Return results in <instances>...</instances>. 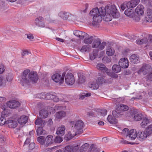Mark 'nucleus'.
<instances>
[{
    "instance_id": "nucleus-1",
    "label": "nucleus",
    "mask_w": 152,
    "mask_h": 152,
    "mask_svg": "<svg viewBox=\"0 0 152 152\" xmlns=\"http://www.w3.org/2000/svg\"><path fill=\"white\" fill-rule=\"evenodd\" d=\"M38 78V75L36 72L26 69L23 72L20 76V83L23 86H26L31 82L36 83Z\"/></svg>"
},
{
    "instance_id": "nucleus-2",
    "label": "nucleus",
    "mask_w": 152,
    "mask_h": 152,
    "mask_svg": "<svg viewBox=\"0 0 152 152\" xmlns=\"http://www.w3.org/2000/svg\"><path fill=\"white\" fill-rule=\"evenodd\" d=\"M106 12V9L102 7L99 9L96 7L92 9L90 12V14L93 17V24L96 25L101 22L102 20V16H104Z\"/></svg>"
},
{
    "instance_id": "nucleus-3",
    "label": "nucleus",
    "mask_w": 152,
    "mask_h": 152,
    "mask_svg": "<svg viewBox=\"0 0 152 152\" xmlns=\"http://www.w3.org/2000/svg\"><path fill=\"white\" fill-rule=\"evenodd\" d=\"M69 125L71 127V129L74 132L77 134L83 133V129L85 126L84 124L81 120L77 121H71L69 122Z\"/></svg>"
},
{
    "instance_id": "nucleus-4",
    "label": "nucleus",
    "mask_w": 152,
    "mask_h": 152,
    "mask_svg": "<svg viewBox=\"0 0 152 152\" xmlns=\"http://www.w3.org/2000/svg\"><path fill=\"white\" fill-rule=\"evenodd\" d=\"M106 12L104 16V20L106 21H109L111 20L112 16L115 18H118L119 16V13L117 12V10L115 5H111L110 7L107 8Z\"/></svg>"
},
{
    "instance_id": "nucleus-5",
    "label": "nucleus",
    "mask_w": 152,
    "mask_h": 152,
    "mask_svg": "<svg viewBox=\"0 0 152 152\" xmlns=\"http://www.w3.org/2000/svg\"><path fill=\"white\" fill-rule=\"evenodd\" d=\"M129 108V107L126 105L121 104L115 110L112 112V114L115 117H120L123 114V111H126Z\"/></svg>"
},
{
    "instance_id": "nucleus-6",
    "label": "nucleus",
    "mask_w": 152,
    "mask_h": 152,
    "mask_svg": "<svg viewBox=\"0 0 152 152\" xmlns=\"http://www.w3.org/2000/svg\"><path fill=\"white\" fill-rule=\"evenodd\" d=\"M96 67L99 69L105 71L107 74L111 77L117 78L118 77V75L114 73L110 72V71L108 70V69L102 63H98L96 65Z\"/></svg>"
},
{
    "instance_id": "nucleus-7",
    "label": "nucleus",
    "mask_w": 152,
    "mask_h": 152,
    "mask_svg": "<svg viewBox=\"0 0 152 152\" xmlns=\"http://www.w3.org/2000/svg\"><path fill=\"white\" fill-rule=\"evenodd\" d=\"M81 143H78L77 145H69L66 146L64 148V152H76L79 149Z\"/></svg>"
},
{
    "instance_id": "nucleus-8",
    "label": "nucleus",
    "mask_w": 152,
    "mask_h": 152,
    "mask_svg": "<svg viewBox=\"0 0 152 152\" xmlns=\"http://www.w3.org/2000/svg\"><path fill=\"white\" fill-rule=\"evenodd\" d=\"M124 14L126 16L132 18L136 21H138L140 20V17H137L136 15H135L134 10L132 9L128 8L125 11Z\"/></svg>"
},
{
    "instance_id": "nucleus-9",
    "label": "nucleus",
    "mask_w": 152,
    "mask_h": 152,
    "mask_svg": "<svg viewBox=\"0 0 152 152\" xmlns=\"http://www.w3.org/2000/svg\"><path fill=\"white\" fill-rule=\"evenodd\" d=\"M65 73H63L62 76L58 73H56L53 75L52 76V79L54 81L61 84L63 82L64 80V75Z\"/></svg>"
},
{
    "instance_id": "nucleus-10",
    "label": "nucleus",
    "mask_w": 152,
    "mask_h": 152,
    "mask_svg": "<svg viewBox=\"0 0 152 152\" xmlns=\"http://www.w3.org/2000/svg\"><path fill=\"white\" fill-rule=\"evenodd\" d=\"M152 42V35H149L148 38L147 37H144L142 39H139L136 41L137 44L142 45L145 44H150Z\"/></svg>"
},
{
    "instance_id": "nucleus-11",
    "label": "nucleus",
    "mask_w": 152,
    "mask_h": 152,
    "mask_svg": "<svg viewBox=\"0 0 152 152\" xmlns=\"http://www.w3.org/2000/svg\"><path fill=\"white\" fill-rule=\"evenodd\" d=\"M65 82L68 85H72L75 82L74 75L71 73H67L65 76Z\"/></svg>"
},
{
    "instance_id": "nucleus-12",
    "label": "nucleus",
    "mask_w": 152,
    "mask_h": 152,
    "mask_svg": "<svg viewBox=\"0 0 152 152\" xmlns=\"http://www.w3.org/2000/svg\"><path fill=\"white\" fill-rule=\"evenodd\" d=\"M149 136L145 131H139L137 133V138L140 141L145 140Z\"/></svg>"
},
{
    "instance_id": "nucleus-13",
    "label": "nucleus",
    "mask_w": 152,
    "mask_h": 152,
    "mask_svg": "<svg viewBox=\"0 0 152 152\" xmlns=\"http://www.w3.org/2000/svg\"><path fill=\"white\" fill-rule=\"evenodd\" d=\"M7 106L11 109H15L20 105V103L15 100H10L7 103Z\"/></svg>"
},
{
    "instance_id": "nucleus-14",
    "label": "nucleus",
    "mask_w": 152,
    "mask_h": 152,
    "mask_svg": "<svg viewBox=\"0 0 152 152\" xmlns=\"http://www.w3.org/2000/svg\"><path fill=\"white\" fill-rule=\"evenodd\" d=\"M118 63L121 67L123 68H127L129 65V61L125 58L120 59Z\"/></svg>"
},
{
    "instance_id": "nucleus-15",
    "label": "nucleus",
    "mask_w": 152,
    "mask_h": 152,
    "mask_svg": "<svg viewBox=\"0 0 152 152\" xmlns=\"http://www.w3.org/2000/svg\"><path fill=\"white\" fill-rule=\"evenodd\" d=\"M44 18L42 17H38L35 19V23L36 25L40 27H44L45 26L44 22Z\"/></svg>"
},
{
    "instance_id": "nucleus-16",
    "label": "nucleus",
    "mask_w": 152,
    "mask_h": 152,
    "mask_svg": "<svg viewBox=\"0 0 152 152\" xmlns=\"http://www.w3.org/2000/svg\"><path fill=\"white\" fill-rule=\"evenodd\" d=\"M6 126L9 128H14L17 127L18 123L17 121L12 119L7 120Z\"/></svg>"
},
{
    "instance_id": "nucleus-17",
    "label": "nucleus",
    "mask_w": 152,
    "mask_h": 152,
    "mask_svg": "<svg viewBox=\"0 0 152 152\" xmlns=\"http://www.w3.org/2000/svg\"><path fill=\"white\" fill-rule=\"evenodd\" d=\"M53 95V94L52 93H48L46 94H45V93H43L39 94V97L41 99L52 100Z\"/></svg>"
},
{
    "instance_id": "nucleus-18",
    "label": "nucleus",
    "mask_w": 152,
    "mask_h": 152,
    "mask_svg": "<svg viewBox=\"0 0 152 152\" xmlns=\"http://www.w3.org/2000/svg\"><path fill=\"white\" fill-rule=\"evenodd\" d=\"M144 7L142 5H138L135 9V12L137 15V17L142 16L144 14Z\"/></svg>"
},
{
    "instance_id": "nucleus-19",
    "label": "nucleus",
    "mask_w": 152,
    "mask_h": 152,
    "mask_svg": "<svg viewBox=\"0 0 152 152\" xmlns=\"http://www.w3.org/2000/svg\"><path fill=\"white\" fill-rule=\"evenodd\" d=\"M74 34L81 39H83L88 36V34L78 30H75L74 31Z\"/></svg>"
},
{
    "instance_id": "nucleus-20",
    "label": "nucleus",
    "mask_w": 152,
    "mask_h": 152,
    "mask_svg": "<svg viewBox=\"0 0 152 152\" xmlns=\"http://www.w3.org/2000/svg\"><path fill=\"white\" fill-rule=\"evenodd\" d=\"M151 81H152V73L143 78L141 82L145 86L148 85V83Z\"/></svg>"
},
{
    "instance_id": "nucleus-21",
    "label": "nucleus",
    "mask_w": 152,
    "mask_h": 152,
    "mask_svg": "<svg viewBox=\"0 0 152 152\" xmlns=\"http://www.w3.org/2000/svg\"><path fill=\"white\" fill-rule=\"evenodd\" d=\"M129 59L130 62L132 64H137L140 62L139 56L134 54H132L130 56Z\"/></svg>"
},
{
    "instance_id": "nucleus-22",
    "label": "nucleus",
    "mask_w": 152,
    "mask_h": 152,
    "mask_svg": "<svg viewBox=\"0 0 152 152\" xmlns=\"http://www.w3.org/2000/svg\"><path fill=\"white\" fill-rule=\"evenodd\" d=\"M151 68L150 66H148L147 65H143L138 71V74L142 73L144 75L146 74L149 71Z\"/></svg>"
},
{
    "instance_id": "nucleus-23",
    "label": "nucleus",
    "mask_w": 152,
    "mask_h": 152,
    "mask_svg": "<svg viewBox=\"0 0 152 152\" xmlns=\"http://www.w3.org/2000/svg\"><path fill=\"white\" fill-rule=\"evenodd\" d=\"M65 127L63 125H61L58 128L56 132L57 134L59 136H62L65 134Z\"/></svg>"
},
{
    "instance_id": "nucleus-24",
    "label": "nucleus",
    "mask_w": 152,
    "mask_h": 152,
    "mask_svg": "<svg viewBox=\"0 0 152 152\" xmlns=\"http://www.w3.org/2000/svg\"><path fill=\"white\" fill-rule=\"evenodd\" d=\"M28 120V117L25 115H23L18 118V121L20 124L24 125L27 122Z\"/></svg>"
},
{
    "instance_id": "nucleus-25",
    "label": "nucleus",
    "mask_w": 152,
    "mask_h": 152,
    "mask_svg": "<svg viewBox=\"0 0 152 152\" xmlns=\"http://www.w3.org/2000/svg\"><path fill=\"white\" fill-rule=\"evenodd\" d=\"M146 20L149 22H152V10L148 9L147 10V13L145 16Z\"/></svg>"
},
{
    "instance_id": "nucleus-26",
    "label": "nucleus",
    "mask_w": 152,
    "mask_h": 152,
    "mask_svg": "<svg viewBox=\"0 0 152 152\" xmlns=\"http://www.w3.org/2000/svg\"><path fill=\"white\" fill-rule=\"evenodd\" d=\"M129 137L131 140H134L137 137V134L136 130L134 129L131 130L128 135Z\"/></svg>"
},
{
    "instance_id": "nucleus-27",
    "label": "nucleus",
    "mask_w": 152,
    "mask_h": 152,
    "mask_svg": "<svg viewBox=\"0 0 152 152\" xmlns=\"http://www.w3.org/2000/svg\"><path fill=\"white\" fill-rule=\"evenodd\" d=\"M35 123L36 125L39 126V127H43L46 124V122L40 118H39L35 121Z\"/></svg>"
},
{
    "instance_id": "nucleus-28",
    "label": "nucleus",
    "mask_w": 152,
    "mask_h": 152,
    "mask_svg": "<svg viewBox=\"0 0 152 152\" xmlns=\"http://www.w3.org/2000/svg\"><path fill=\"white\" fill-rule=\"evenodd\" d=\"M53 137L52 135H49L47 137L45 140V143L46 146H48L53 143Z\"/></svg>"
},
{
    "instance_id": "nucleus-29",
    "label": "nucleus",
    "mask_w": 152,
    "mask_h": 152,
    "mask_svg": "<svg viewBox=\"0 0 152 152\" xmlns=\"http://www.w3.org/2000/svg\"><path fill=\"white\" fill-rule=\"evenodd\" d=\"M127 2L128 8H130L135 7L138 4L139 2L138 0H134Z\"/></svg>"
},
{
    "instance_id": "nucleus-30",
    "label": "nucleus",
    "mask_w": 152,
    "mask_h": 152,
    "mask_svg": "<svg viewBox=\"0 0 152 152\" xmlns=\"http://www.w3.org/2000/svg\"><path fill=\"white\" fill-rule=\"evenodd\" d=\"M104 76L99 75L96 77L95 80H96V83H97L99 85L104 83L106 82V80L104 78Z\"/></svg>"
},
{
    "instance_id": "nucleus-31",
    "label": "nucleus",
    "mask_w": 152,
    "mask_h": 152,
    "mask_svg": "<svg viewBox=\"0 0 152 152\" xmlns=\"http://www.w3.org/2000/svg\"><path fill=\"white\" fill-rule=\"evenodd\" d=\"M113 116L111 115H109L107 118V120L108 122L111 124H115L117 123V120L115 118V117H115L113 115Z\"/></svg>"
},
{
    "instance_id": "nucleus-32",
    "label": "nucleus",
    "mask_w": 152,
    "mask_h": 152,
    "mask_svg": "<svg viewBox=\"0 0 152 152\" xmlns=\"http://www.w3.org/2000/svg\"><path fill=\"white\" fill-rule=\"evenodd\" d=\"M66 115L65 112L61 111L56 113L55 114L56 118L58 119H60L65 117Z\"/></svg>"
},
{
    "instance_id": "nucleus-33",
    "label": "nucleus",
    "mask_w": 152,
    "mask_h": 152,
    "mask_svg": "<svg viewBox=\"0 0 152 152\" xmlns=\"http://www.w3.org/2000/svg\"><path fill=\"white\" fill-rule=\"evenodd\" d=\"M115 50L113 48L110 46L107 47L106 49V53L108 56L113 55L115 53Z\"/></svg>"
},
{
    "instance_id": "nucleus-34",
    "label": "nucleus",
    "mask_w": 152,
    "mask_h": 152,
    "mask_svg": "<svg viewBox=\"0 0 152 152\" xmlns=\"http://www.w3.org/2000/svg\"><path fill=\"white\" fill-rule=\"evenodd\" d=\"M132 117H134L135 121H139L142 118V114L140 113L137 114L134 111L132 113L131 115Z\"/></svg>"
},
{
    "instance_id": "nucleus-35",
    "label": "nucleus",
    "mask_w": 152,
    "mask_h": 152,
    "mask_svg": "<svg viewBox=\"0 0 152 152\" xmlns=\"http://www.w3.org/2000/svg\"><path fill=\"white\" fill-rule=\"evenodd\" d=\"M39 114L41 118H45L48 117V112L46 110H40Z\"/></svg>"
},
{
    "instance_id": "nucleus-36",
    "label": "nucleus",
    "mask_w": 152,
    "mask_h": 152,
    "mask_svg": "<svg viewBox=\"0 0 152 152\" xmlns=\"http://www.w3.org/2000/svg\"><path fill=\"white\" fill-rule=\"evenodd\" d=\"M101 41L99 38L94 39V42L92 44V47L94 48H97L101 42Z\"/></svg>"
},
{
    "instance_id": "nucleus-37",
    "label": "nucleus",
    "mask_w": 152,
    "mask_h": 152,
    "mask_svg": "<svg viewBox=\"0 0 152 152\" xmlns=\"http://www.w3.org/2000/svg\"><path fill=\"white\" fill-rule=\"evenodd\" d=\"M58 15L64 20H66L69 16V13L65 12H61L58 14Z\"/></svg>"
},
{
    "instance_id": "nucleus-38",
    "label": "nucleus",
    "mask_w": 152,
    "mask_h": 152,
    "mask_svg": "<svg viewBox=\"0 0 152 152\" xmlns=\"http://www.w3.org/2000/svg\"><path fill=\"white\" fill-rule=\"evenodd\" d=\"M149 119L145 118L142 119L140 123V126L142 128H145L149 123Z\"/></svg>"
},
{
    "instance_id": "nucleus-39",
    "label": "nucleus",
    "mask_w": 152,
    "mask_h": 152,
    "mask_svg": "<svg viewBox=\"0 0 152 152\" xmlns=\"http://www.w3.org/2000/svg\"><path fill=\"white\" fill-rule=\"evenodd\" d=\"M73 133H71V132H69L68 134H66L65 137V138L66 140H69L72 138L74 137L77 134H78L77 133L75 132H74Z\"/></svg>"
},
{
    "instance_id": "nucleus-40",
    "label": "nucleus",
    "mask_w": 152,
    "mask_h": 152,
    "mask_svg": "<svg viewBox=\"0 0 152 152\" xmlns=\"http://www.w3.org/2000/svg\"><path fill=\"white\" fill-rule=\"evenodd\" d=\"M85 39L84 40V42L87 44H90L91 43L93 40L94 38L93 37L90 36L88 34V36L85 37Z\"/></svg>"
},
{
    "instance_id": "nucleus-41",
    "label": "nucleus",
    "mask_w": 152,
    "mask_h": 152,
    "mask_svg": "<svg viewBox=\"0 0 152 152\" xmlns=\"http://www.w3.org/2000/svg\"><path fill=\"white\" fill-rule=\"evenodd\" d=\"M98 53V51L96 50L93 51V52L91 53L90 54V58L91 60H94L97 56Z\"/></svg>"
},
{
    "instance_id": "nucleus-42",
    "label": "nucleus",
    "mask_w": 152,
    "mask_h": 152,
    "mask_svg": "<svg viewBox=\"0 0 152 152\" xmlns=\"http://www.w3.org/2000/svg\"><path fill=\"white\" fill-rule=\"evenodd\" d=\"M89 147V144L87 143H86L83 145L79 149V151L80 152H85Z\"/></svg>"
},
{
    "instance_id": "nucleus-43",
    "label": "nucleus",
    "mask_w": 152,
    "mask_h": 152,
    "mask_svg": "<svg viewBox=\"0 0 152 152\" xmlns=\"http://www.w3.org/2000/svg\"><path fill=\"white\" fill-rule=\"evenodd\" d=\"M112 70L115 73H117L120 72L121 67L120 65L117 64L114 65L112 67Z\"/></svg>"
},
{
    "instance_id": "nucleus-44",
    "label": "nucleus",
    "mask_w": 152,
    "mask_h": 152,
    "mask_svg": "<svg viewBox=\"0 0 152 152\" xmlns=\"http://www.w3.org/2000/svg\"><path fill=\"white\" fill-rule=\"evenodd\" d=\"M43 127H39L37 129L36 132L38 135H44L45 134L46 131L42 129Z\"/></svg>"
},
{
    "instance_id": "nucleus-45",
    "label": "nucleus",
    "mask_w": 152,
    "mask_h": 152,
    "mask_svg": "<svg viewBox=\"0 0 152 152\" xmlns=\"http://www.w3.org/2000/svg\"><path fill=\"white\" fill-rule=\"evenodd\" d=\"M78 83L79 84H82L85 82V77L84 76L81 74H78Z\"/></svg>"
},
{
    "instance_id": "nucleus-46",
    "label": "nucleus",
    "mask_w": 152,
    "mask_h": 152,
    "mask_svg": "<svg viewBox=\"0 0 152 152\" xmlns=\"http://www.w3.org/2000/svg\"><path fill=\"white\" fill-rule=\"evenodd\" d=\"M130 131L129 129L126 128L124 129L121 132L122 136L124 137H127L129 135Z\"/></svg>"
},
{
    "instance_id": "nucleus-47",
    "label": "nucleus",
    "mask_w": 152,
    "mask_h": 152,
    "mask_svg": "<svg viewBox=\"0 0 152 152\" xmlns=\"http://www.w3.org/2000/svg\"><path fill=\"white\" fill-rule=\"evenodd\" d=\"M7 120L6 118L2 116L0 118V126L5 125L6 126Z\"/></svg>"
},
{
    "instance_id": "nucleus-48",
    "label": "nucleus",
    "mask_w": 152,
    "mask_h": 152,
    "mask_svg": "<svg viewBox=\"0 0 152 152\" xmlns=\"http://www.w3.org/2000/svg\"><path fill=\"white\" fill-rule=\"evenodd\" d=\"M6 81L5 77L2 75L0 76V86H4L6 84Z\"/></svg>"
},
{
    "instance_id": "nucleus-49",
    "label": "nucleus",
    "mask_w": 152,
    "mask_h": 152,
    "mask_svg": "<svg viewBox=\"0 0 152 152\" xmlns=\"http://www.w3.org/2000/svg\"><path fill=\"white\" fill-rule=\"evenodd\" d=\"M99 85V84L96 83L95 80V81H94L91 83L90 87L94 89H96L98 88Z\"/></svg>"
},
{
    "instance_id": "nucleus-50",
    "label": "nucleus",
    "mask_w": 152,
    "mask_h": 152,
    "mask_svg": "<svg viewBox=\"0 0 152 152\" xmlns=\"http://www.w3.org/2000/svg\"><path fill=\"white\" fill-rule=\"evenodd\" d=\"M91 96V94L90 93H82L79 96V99H84L86 97H88Z\"/></svg>"
},
{
    "instance_id": "nucleus-51",
    "label": "nucleus",
    "mask_w": 152,
    "mask_h": 152,
    "mask_svg": "<svg viewBox=\"0 0 152 152\" xmlns=\"http://www.w3.org/2000/svg\"><path fill=\"white\" fill-rule=\"evenodd\" d=\"M37 140L41 144L43 145L45 143V137L40 136L37 138Z\"/></svg>"
},
{
    "instance_id": "nucleus-52",
    "label": "nucleus",
    "mask_w": 152,
    "mask_h": 152,
    "mask_svg": "<svg viewBox=\"0 0 152 152\" xmlns=\"http://www.w3.org/2000/svg\"><path fill=\"white\" fill-rule=\"evenodd\" d=\"M145 131L149 135L152 134V125H150L148 126L146 129Z\"/></svg>"
},
{
    "instance_id": "nucleus-53",
    "label": "nucleus",
    "mask_w": 152,
    "mask_h": 152,
    "mask_svg": "<svg viewBox=\"0 0 152 152\" xmlns=\"http://www.w3.org/2000/svg\"><path fill=\"white\" fill-rule=\"evenodd\" d=\"M35 147V144L34 142H31L29 144L28 148L27 150V151H30L31 150L33 149Z\"/></svg>"
},
{
    "instance_id": "nucleus-54",
    "label": "nucleus",
    "mask_w": 152,
    "mask_h": 152,
    "mask_svg": "<svg viewBox=\"0 0 152 152\" xmlns=\"http://www.w3.org/2000/svg\"><path fill=\"white\" fill-rule=\"evenodd\" d=\"M106 45V43L105 42H103L102 43H100L98 47V49L100 50H103L104 48Z\"/></svg>"
},
{
    "instance_id": "nucleus-55",
    "label": "nucleus",
    "mask_w": 152,
    "mask_h": 152,
    "mask_svg": "<svg viewBox=\"0 0 152 152\" xmlns=\"http://www.w3.org/2000/svg\"><path fill=\"white\" fill-rule=\"evenodd\" d=\"M63 140L62 138L58 137H56L55 140L54 142L55 143H60Z\"/></svg>"
},
{
    "instance_id": "nucleus-56",
    "label": "nucleus",
    "mask_w": 152,
    "mask_h": 152,
    "mask_svg": "<svg viewBox=\"0 0 152 152\" xmlns=\"http://www.w3.org/2000/svg\"><path fill=\"white\" fill-rule=\"evenodd\" d=\"M121 9L123 10H124L126 8H128V5L127 2H125L121 5Z\"/></svg>"
},
{
    "instance_id": "nucleus-57",
    "label": "nucleus",
    "mask_w": 152,
    "mask_h": 152,
    "mask_svg": "<svg viewBox=\"0 0 152 152\" xmlns=\"http://www.w3.org/2000/svg\"><path fill=\"white\" fill-rule=\"evenodd\" d=\"M31 139L27 138L24 142V144L23 145L24 148L26 147L29 144L31 141Z\"/></svg>"
},
{
    "instance_id": "nucleus-58",
    "label": "nucleus",
    "mask_w": 152,
    "mask_h": 152,
    "mask_svg": "<svg viewBox=\"0 0 152 152\" xmlns=\"http://www.w3.org/2000/svg\"><path fill=\"white\" fill-rule=\"evenodd\" d=\"M88 49L87 45H84L80 49V51L82 52H86Z\"/></svg>"
},
{
    "instance_id": "nucleus-59",
    "label": "nucleus",
    "mask_w": 152,
    "mask_h": 152,
    "mask_svg": "<svg viewBox=\"0 0 152 152\" xmlns=\"http://www.w3.org/2000/svg\"><path fill=\"white\" fill-rule=\"evenodd\" d=\"M5 70V68L3 64L0 65V74L3 73Z\"/></svg>"
},
{
    "instance_id": "nucleus-60",
    "label": "nucleus",
    "mask_w": 152,
    "mask_h": 152,
    "mask_svg": "<svg viewBox=\"0 0 152 152\" xmlns=\"http://www.w3.org/2000/svg\"><path fill=\"white\" fill-rule=\"evenodd\" d=\"M52 100H53V101L56 102H58L60 100L59 99L58 97V96L54 94H53Z\"/></svg>"
},
{
    "instance_id": "nucleus-61",
    "label": "nucleus",
    "mask_w": 152,
    "mask_h": 152,
    "mask_svg": "<svg viewBox=\"0 0 152 152\" xmlns=\"http://www.w3.org/2000/svg\"><path fill=\"white\" fill-rule=\"evenodd\" d=\"M27 35V38L29 39L30 41H33L34 38L33 35L32 34H26Z\"/></svg>"
},
{
    "instance_id": "nucleus-62",
    "label": "nucleus",
    "mask_w": 152,
    "mask_h": 152,
    "mask_svg": "<svg viewBox=\"0 0 152 152\" xmlns=\"http://www.w3.org/2000/svg\"><path fill=\"white\" fill-rule=\"evenodd\" d=\"M100 112L101 115L102 116H105L107 115V111L105 109L100 110Z\"/></svg>"
},
{
    "instance_id": "nucleus-63",
    "label": "nucleus",
    "mask_w": 152,
    "mask_h": 152,
    "mask_svg": "<svg viewBox=\"0 0 152 152\" xmlns=\"http://www.w3.org/2000/svg\"><path fill=\"white\" fill-rule=\"evenodd\" d=\"M65 108L64 107H63L61 106H58L57 105L55 107V110H64Z\"/></svg>"
},
{
    "instance_id": "nucleus-64",
    "label": "nucleus",
    "mask_w": 152,
    "mask_h": 152,
    "mask_svg": "<svg viewBox=\"0 0 152 152\" xmlns=\"http://www.w3.org/2000/svg\"><path fill=\"white\" fill-rule=\"evenodd\" d=\"M129 51L128 49H126L124 50L122 52V54L123 55L125 56L126 55L127 53Z\"/></svg>"
}]
</instances>
